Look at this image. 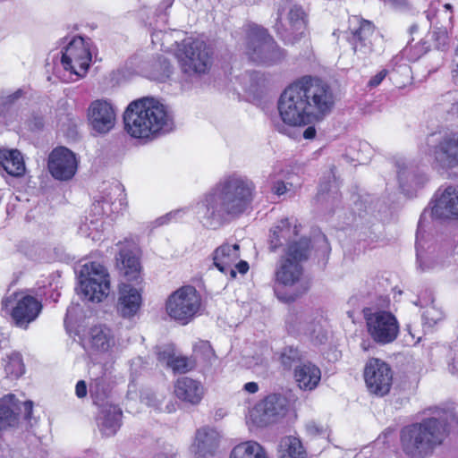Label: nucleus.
I'll use <instances>...</instances> for the list:
<instances>
[{"label":"nucleus","mask_w":458,"mask_h":458,"mask_svg":"<svg viewBox=\"0 0 458 458\" xmlns=\"http://www.w3.org/2000/svg\"><path fill=\"white\" fill-rule=\"evenodd\" d=\"M203 386L192 378L183 377L177 379L174 386V394L182 401L197 404L203 396Z\"/></svg>","instance_id":"nucleus-29"},{"label":"nucleus","mask_w":458,"mask_h":458,"mask_svg":"<svg viewBox=\"0 0 458 458\" xmlns=\"http://www.w3.org/2000/svg\"><path fill=\"white\" fill-rule=\"evenodd\" d=\"M361 348L364 350V351H367L368 350V345L366 344V343H362L361 344Z\"/></svg>","instance_id":"nucleus-62"},{"label":"nucleus","mask_w":458,"mask_h":458,"mask_svg":"<svg viewBox=\"0 0 458 458\" xmlns=\"http://www.w3.org/2000/svg\"><path fill=\"white\" fill-rule=\"evenodd\" d=\"M141 302L142 298L139 289L125 283L120 285L117 309L123 317L134 316L140 310Z\"/></svg>","instance_id":"nucleus-25"},{"label":"nucleus","mask_w":458,"mask_h":458,"mask_svg":"<svg viewBox=\"0 0 458 458\" xmlns=\"http://www.w3.org/2000/svg\"><path fill=\"white\" fill-rule=\"evenodd\" d=\"M182 213H183V210H181V209H177V210L169 212V213L165 214V216L157 218L156 223L158 225H163L168 224L169 222H172V221H178L179 219H181Z\"/></svg>","instance_id":"nucleus-47"},{"label":"nucleus","mask_w":458,"mask_h":458,"mask_svg":"<svg viewBox=\"0 0 458 458\" xmlns=\"http://www.w3.org/2000/svg\"><path fill=\"white\" fill-rule=\"evenodd\" d=\"M114 191H120V189L117 185L114 186Z\"/></svg>","instance_id":"nucleus-63"},{"label":"nucleus","mask_w":458,"mask_h":458,"mask_svg":"<svg viewBox=\"0 0 458 458\" xmlns=\"http://www.w3.org/2000/svg\"><path fill=\"white\" fill-rule=\"evenodd\" d=\"M119 252L115 257L116 267L129 282L138 284L140 282V265L135 254V243L125 240L119 242Z\"/></svg>","instance_id":"nucleus-20"},{"label":"nucleus","mask_w":458,"mask_h":458,"mask_svg":"<svg viewBox=\"0 0 458 458\" xmlns=\"http://www.w3.org/2000/svg\"><path fill=\"white\" fill-rule=\"evenodd\" d=\"M337 195V191L332 190L331 185H327V183H321L319 186V190L317 195L318 201H328L330 198L335 199Z\"/></svg>","instance_id":"nucleus-45"},{"label":"nucleus","mask_w":458,"mask_h":458,"mask_svg":"<svg viewBox=\"0 0 458 458\" xmlns=\"http://www.w3.org/2000/svg\"><path fill=\"white\" fill-rule=\"evenodd\" d=\"M335 104L334 89L327 81L304 75L282 92L277 109L284 124H276V130L286 134L285 125L304 126L321 120L331 113Z\"/></svg>","instance_id":"nucleus-1"},{"label":"nucleus","mask_w":458,"mask_h":458,"mask_svg":"<svg viewBox=\"0 0 458 458\" xmlns=\"http://www.w3.org/2000/svg\"><path fill=\"white\" fill-rule=\"evenodd\" d=\"M346 34L347 40L358 57L365 58L372 53L375 38V27L372 22L359 16H352L349 19Z\"/></svg>","instance_id":"nucleus-13"},{"label":"nucleus","mask_w":458,"mask_h":458,"mask_svg":"<svg viewBox=\"0 0 458 458\" xmlns=\"http://www.w3.org/2000/svg\"><path fill=\"white\" fill-rule=\"evenodd\" d=\"M306 431L311 437L322 435L325 433L324 428L315 421H309L306 424Z\"/></svg>","instance_id":"nucleus-49"},{"label":"nucleus","mask_w":458,"mask_h":458,"mask_svg":"<svg viewBox=\"0 0 458 458\" xmlns=\"http://www.w3.org/2000/svg\"><path fill=\"white\" fill-rule=\"evenodd\" d=\"M122 411L112 404L105 405L97 419L99 430L106 437L114 436L121 426Z\"/></svg>","instance_id":"nucleus-28"},{"label":"nucleus","mask_w":458,"mask_h":458,"mask_svg":"<svg viewBox=\"0 0 458 458\" xmlns=\"http://www.w3.org/2000/svg\"><path fill=\"white\" fill-rule=\"evenodd\" d=\"M195 367L194 361L184 356L174 357L169 368L174 373H186Z\"/></svg>","instance_id":"nucleus-41"},{"label":"nucleus","mask_w":458,"mask_h":458,"mask_svg":"<svg viewBox=\"0 0 458 458\" xmlns=\"http://www.w3.org/2000/svg\"><path fill=\"white\" fill-rule=\"evenodd\" d=\"M310 242L301 241L299 245L292 244L279 259L275 270V282L285 287L298 285L303 277L302 262L310 255Z\"/></svg>","instance_id":"nucleus-6"},{"label":"nucleus","mask_w":458,"mask_h":458,"mask_svg":"<svg viewBox=\"0 0 458 458\" xmlns=\"http://www.w3.org/2000/svg\"><path fill=\"white\" fill-rule=\"evenodd\" d=\"M250 81H252L254 82L250 87V89H249L250 91L254 92L258 88L264 85L265 80L263 79L262 75H260L259 72H251L250 74Z\"/></svg>","instance_id":"nucleus-50"},{"label":"nucleus","mask_w":458,"mask_h":458,"mask_svg":"<svg viewBox=\"0 0 458 458\" xmlns=\"http://www.w3.org/2000/svg\"><path fill=\"white\" fill-rule=\"evenodd\" d=\"M406 330L408 331L409 335L411 336L412 339H415L417 338V342H419L420 340V336H416L415 334L412 332V329H411V325H407L406 326Z\"/></svg>","instance_id":"nucleus-60"},{"label":"nucleus","mask_w":458,"mask_h":458,"mask_svg":"<svg viewBox=\"0 0 458 458\" xmlns=\"http://www.w3.org/2000/svg\"><path fill=\"white\" fill-rule=\"evenodd\" d=\"M387 74L386 70H382L379 72H377L375 76H373L369 81L368 82V86L370 88H375L378 86L382 81L386 78Z\"/></svg>","instance_id":"nucleus-51"},{"label":"nucleus","mask_w":458,"mask_h":458,"mask_svg":"<svg viewBox=\"0 0 458 458\" xmlns=\"http://www.w3.org/2000/svg\"><path fill=\"white\" fill-rule=\"evenodd\" d=\"M219 438V433L214 428L205 427L198 429L191 446L197 458L213 455L218 446Z\"/></svg>","instance_id":"nucleus-26"},{"label":"nucleus","mask_w":458,"mask_h":458,"mask_svg":"<svg viewBox=\"0 0 458 458\" xmlns=\"http://www.w3.org/2000/svg\"><path fill=\"white\" fill-rule=\"evenodd\" d=\"M98 221L94 222L90 221V225H84L80 227V231L83 233H87V230L89 232L87 233V236L91 237L92 240H100V235L98 232Z\"/></svg>","instance_id":"nucleus-48"},{"label":"nucleus","mask_w":458,"mask_h":458,"mask_svg":"<svg viewBox=\"0 0 458 458\" xmlns=\"http://www.w3.org/2000/svg\"><path fill=\"white\" fill-rule=\"evenodd\" d=\"M91 62L89 43L81 37H77L62 52L61 64L71 74L82 78L87 73Z\"/></svg>","instance_id":"nucleus-12"},{"label":"nucleus","mask_w":458,"mask_h":458,"mask_svg":"<svg viewBox=\"0 0 458 458\" xmlns=\"http://www.w3.org/2000/svg\"><path fill=\"white\" fill-rule=\"evenodd\" d=\"M89 124L92 131L100 135L108 133L115 125L116 110L106 99L93 101L88 109Z\"/></svg>","instance_id":"nucleus-17"},{"label":"nucleus","mask_w":458,"mask_h":458,"mask_svg":"<svg viewBox=\"0 0 458 458\" xmlns=\"http://www.w3.org/2000/svg\"><path fill=\"white\" fill-rule=\"evenodd\" d=\"M285 322L289 333L302 335L314 344H322L327 339L320 320H315L303 312H290Z\"/></svg>","instance_id":"nucleus-15"},{"label":"nucleus","mask_w":458,"mask_h":458,"mask_svg":"<svg viewBox=\"0 0 458 458\" xmlns=\"http://www.w3.org/2000/svg\"><path fill=\"white\" fill-rule=\"evenodd\" d=\"M22 406L24 410V418L30 420L31 419L33 403L31 401H26L22 403Z\"/></svg>","instance_id":"nucleus-53"},{"label":"nucleus","mask_w":458,"mask_h":458,"mask_svg":"<svg viewBox=\"0 0 458 458\" xmlns=\"http://www.w3.org/2000/svg\"><path fill=\"white\" fill-rule=\"evenodd\" d=\"M277 298L283 301L289 302L294 301L299 295L298 294H290V295H281L277 290H275Z\"/></svg>","instance_id":"nucleus-57"},{"label":"nucleus","mask_w":458,"mask_h":458,"mask_svg":"<svg viewBox=\"0 0 458 458\" xmlns=\"http://www.w3.org/2000/svg\"><path fill=\"white\" fill-rule=\"evenodd\" d=\"M80 289L84 298L93 302L107 297L110 277L106 267L95 261L84 264L80 274Z\"/></svg>","instance_id":"nucleus-10"},{"label":"nucleus","mask_w":458,"mask_h":458,"mask_svg":"<svg viewBox=\"0 0 458 458\" xmlns=\"http://www.w3.org/2000/svg\"><path fill=\"white\" fill-rule=\"evenodd\" d=\"M18 403L13 394L0 399V425L5 428L14 426L18 421Z\"/></svg>","instance_id":"nucleus-34"},{"label":"nucleus","mask_w":458,"mask_h":458,"mask_svg":"<svg viewBox=\"0 0 458 458\" xmlns=\"http://www.w3.org/2000/svg\"><path fill=\"white\" fill-rule=\"evenodd\" d=\"M123 121L127 132L138 139L153 140L174 128L171 111L153 98L132 101L124 112Z\"/></svg>","instance_id":"nucleus-3"},{"label":"nucleus","mask_w":458,"mask_h":458,"mask_svg":"<svg viewBox=\"0 0 458 458\" xmlns=\"http://www.w3.org/2000/svg\"><path fill=\"white\" fill-rule=\"evenodd\" d=\"M87 341L93 350L100 352H106L114 345V337L111 330L101 325L89 329Z\"/></svg>","instance_id":"nucleus-30"},{"label":"nucleus","mask_w":458,"mask_h":458,"mask_svg":"<svg viewBox=\"0 0 458 458\" xmlns=\"http://www.w3.org/2000/svg\"><path fill=\"white\" fill-rule=\"evenodd\" d=\"M367 331L374 342L379 344L393 343L399 334V322L390 311L366 308L363 310Z\"/></svg>","instance_id":"nucleus-11"},{"label":"nucleus","mask_w":458,"mask_h":458,"mask_svg":"<svg viewBox=\"0 0 458 458\" xmlns=\"http://www.w3.org/2000/svg\"><path fill=\"white\" fill-rule=\"evenodd\" d=\"M420 219H423V216H420ZM420 230H421V220H420V222H419L417 233H419V235H420V240H421V241H422V236H421V232H420ZM417 235H418V234H416V236H417Z\"/></svg>","instance_id":"nucleus-61"},{"label":"nucleus","mask_w":458,"mask_h":458,"mask_svg":"<svg viewBox=\"0 0 458 458\" xmlns=\"http://www.w3.org/2000/svg\"><path fill=\"white\" fill-rule=\"evenodd\" d=\"M145 72L150 80L163 82L171 76L173 67L167 58L159 55L147 64Z\"/></svg>","instance_id":"nucleus-33"},{"label":"nucleus","mask_w":458,"mask_h":458,"mask_svg":"<svg viewBox=\"0 0 458 458\" xmlns=\"http://www.w3.org/2000/svg\"><path fill=\"white\" fill-rule=\"evenodd\" d=\"M78 166L75 154L64 147L55 148L48 158V169L52 176L60 181L72 179Z\"/></svg>","instance_id":"nucleus-19"},{"label":"nucleus","mask_w":458,"mask_h":458,"mask_svg":"<svg viewBox=\"0 0 458 458\" xmlns=\"http://www.w3.org/2000/svg\"><path fill=\"white\" fill-rule=\"evenodd\" d=\"M435 159L443 167L458 165V131L445 134L434 150Z\"/></svg>","instance_id":"nucleus-23"},{"label":"nucleus","mask_w":458,"mask_h":458,"mask_svg":"<svg viewBox=\"0 0 458 458\" xmlns=\"http://www.w3.org/2000/svg\"><path fill=\"white\" fill-rule=\"evenodd\" d=\"M301 353L294 347H285L281 354L282 364L286 368H292L296 362L301 361Z\"/></svg>","instance_id":"nucleus-42"},{"label":"nucleus","mask_w":458,"mask_h":458,"mask_svg":"<svg viewBox=\"0 0 458 458\" xmlns=\"http://www.w3.org/2000/svg\"><path fill=\"white\" fill-rule=\"evenodd\" d=\"M4 371L8 377L14 378H18L24 373L25 367L20 353L13 352L8 356L7 362L4 366Z\"/></svg>","instance_id":"nucleus-39"},{"label":"nucleus","mask_w":458,"mask_h":458,"mask_svg":"<svg viewBox=\"0 0 458 458\" xmlns=\"http://www.w3.org/2000/svg\"><path fill=\"white\" fill-rule=\"evenodd\" d=\"M244 53L248 58L257 64L274 65L282 62L285 51L281 48L267 30L257 24H247L243 27Z\"/></svg>","instance_id":"nucleus-5"},{"label":"nucleus","mask_w":458,"mask_h":458,"mask_svg":"<svg viewBox=\"0 0 458 458\" xmlns=\"http://www.w3.org/2000/svg\"><path fill=\"white\" fill-rule=\"evenodd\" d=\"M230 458H268L264 447L256 441H246L233 447Z\"/></svg>","instance_id":"nucleus-35"},{"label":"nucleus","mask_w":458,"mask_h":458,"mask_svg":"<svg viewBox=\"0 0 458 458\" xmlns=\"http://www.w3.org/2000/svg\"><path fill=\"white\" fill-rule=\"evenodd\" d=\"M447 435V424L443 419L428 418L401 430L400 441L403 453L411 458H425L440 445Z\"/></svg>","instance_id":"nucleus-4"},{"label":"nucleus","mask_w":458,"mask_h":458,"mask_svg":"<svg viewBox=\"0 0 458 458\" xmlns=\"http://www.w3.org/2000/svg\"><path fill=\"white\" fill-rule=\"evenodd\" d=\"M75 393H76V395L79 398H83V397L86 396V394H87V386H86V383L83 380H81V381H79L76 384Z\"/></svg>","instance_id":"nucleus-52"},{"label":"nucleus","mask_w":458,"mask_h":458,"mask_svg":"<svg viewBox=\"0 0 458 458\" xmlns=\"http://www.w3.org/2000/svg\"><path fill=\"white\" fill-rule=\"evenodd\" d=\"M280 458H307L306 452L299 438L288 436L281 439Z\"/></svg>","instance_id":"nucleus-36"},{"label":"nucleus","mask_w":458,"mask_h":458,"mask_svg":"<svg viewBox=\"0 0 458 458\" xmlns=\"http://www.w3.org/2000/svg\"><path fill=\"white\" fill-rule=\"evenodd\" d=\"M294 378L300 389L312 391L320 382L321 371L310 361L301 362L294 368Z\"/></svg>","instance_id":"nucleus-27"},{"label":"nucleus","mask_w":458,"mask_h":458,"mask_svg":"<svg viewBox=\"0 0 458 458\" xmlns=\"http://www.w3.org/2000/svg\"><path fill=\"white\" fill-rule=\"evenodd\" d=\"M16 304L12 310V318L19 327L27 328L34 321L42 310V304L35 297L15 293Z\"/></svg>","instance_id":"nucleus-21"},{"label":"nucleus","mask_w":458,"mask_h":458,"mask_svg":"<svg viewBox=\"0 0 458 458\" xmlns=\"http://www.w3.org/2000/svg\"><path fill=\"white\" fill-rule=\"evenodd\" d=\"M431 215L441 219L458 216V185H449L445 188L435 199Z\"/></svg>","instance_id":"nucleus-22"},{"label":"nucleus","mask_w":458,"mask_h":458,"mask_svg":"<svg viewBox=\"0 0 458 458\" xmlns=\"http://www.w3.org/2000/svg\"><path fill=\"white\" fill-rule=\"evenodd\" d=\"M157 360L161 362L166 365V367L169 368L174 357V353L172 348L165 347L163 349H159L157 352Z\"/></svg>","instance_id":"nucleus-46"},{"label":"nucleus","mask_w":458,"mask_h":458,"mask_svg":"<svg viewBox=\"0 0 458 458\" xmlns=\"http://www.w3.org/2000/svg\"><path fill=\"white\" fill-rule=\"evenodd\" d=\"M301 241L310 243L307 237H300L298 225L290 223L288 218L281 219L276 225L270 229L268 239V249L272 252L283 249L284 254L290 245H299Z\"/></svg>","instance_id":"nucleus-18"},{"label":"nucleus","mask_w":458,"mask_h":458,"mask_svg":"<svg viewBox=\"0 0 458 458\" xmlns=\"http://www.w3.org/2000/svg\"><path fill=\"white\" fill-rule=\"evenodd\" d=\"M233 268L237 269L239 273L245 274L249 270V264L243 260H238L234 265Z\"/></svg>","instance_id":"nucleus-54"},{"label":"nucleus","mask_w":458,"mask_h":458,"mask_svg":"<svg viewBox=\"0 0 458 458\" xmlns=\"http://www.w3.org/2000/svg\"><path fill=\"white\" fill-rule=\"evenodd\" d=\"M200 307L201 297L191 285L180 287L165 301L166 314L181 325L190 323L199 312Z\"/></svg>","instance_id":"nucleus-8"},{"label":"nucleus","mask_w":458,"mask_h":458,"mask_svg":"<svg viewBox=\"0 0 458 458\" xmlns=\"http://www.w3.org/2000/svg\"><path fill=\"white\" fill-rule=\"evenodd\" d=\"M154 458H175V455L173 454H168V453H158L157 454Z\"/></svg>","instance_id":"nucleus-59"},{"label":"nucleus","mask_w":458,"mask_h":458,"mask_svg":"<svg viewBox=\"0 0 458 458\" xmlns=\"http://www.w3.org/2000/svg\"><path fill=\"white\" fill-rule=\"evenodd\" d=\"M109 390V385L104 377L95 378L89 386L90 395L98 405L107 397Z\"/></svg>","instance_id":"nucleus-38"},{"label":"nucleus","mask_w":458,"mask_h":458,"mask_svg":"<svg viewBox=\"0 0 458 458\" xmlns=\"http://www.w3.org/2000/svg\"><path fill=\"white\" fill-rule=\"evenodd\" d=\"M267 182L271 191L277 196H281L288 191L286 183L274 175H270Z\"/></svg>","instance_id":"nucleus-44"},{"label":"nucleus","mask_w":458,"mask_h":458,"mask_svg":"<svg viewBox=\"0 0 458 458\" xmlns=\"http://www.w3.org/2000/svg\"><path fill=\"white\" fill-rule=\"evenodd\" d=\"M176 58L182 72L188 77L206 73L212 64L209 49L199 39L183 40L177 50Z\"/></svg>","instance_id":"nucleus-7"},{"label":"nucleus","mask_w":458,"mask_h":458,"mask_svg":"<svg viewBox=\"0 0 458 458\" xmlns=\"http://www.w3.org/2000/svg\"><path fill=\"white\" fill-rule=\"evenodd\" d=\"M0 166L14 177L23 175L25 172L23 158L18 150L0 152Z\"/></svg>","instance_id":"nucleus-32"},{"label":"nucleus","mask_w":458,"mask_h":458,"mask_svg":"<svg viewBox=\"0 0 458 458\" xmlns=\"http://www.w3.org/2000/svg\"><path fill=\"white\" fill-rule=\"evenodd\" d=\"M114 204V202H111V199L103 197L102 199H98L94 202V212L98 215L109 216L111 213L114 212L113 208Z\"/></svg>","instance_id":"nucleus-43"},{"label":"nucleus","mask_w":458,"mask_h":458,"mask_svg":"<svg viewBox=\"0 0 458 458\" xmlns=\"http://www.w3.org/2000/svg\"><path fill=\"white\" fill-rule=\"evenodd\" d=\"M245 1L248 2V3H254L255 2V0H245Z\"/></svg>","instance_id":"nucleus-64"},{"label":"nucleus","mask_w":458,"mask_h":458,"mask_svg":"<svg viewBox=\"0 0 458 458\" xmlns=\"http://www.w3.org/2000/svg\"><path fill=\"white\" fill-rule=\"evenodd\" d=\"M316 136V129L313 126H309L303 131V137L307 140H312Z\"/></svg>","instance_id":"nucleus-58"},{"label":"nucleus","mask_w":458,"mask_h":458,"mask_svg":"<svg viewBox=\"0 0 458 458\" xmlns=\"http://www.w3.org/2000/svg\"><path fill=\"white\" fill-rule=\"evenodd\" d=\"M243 389L250 394H255L259 391V386L256 382H248L243 386Z\"/></svg>","instance_id":"nucleus-56"},{"label":"nucleus","mask_w":458,"mask_h":458,"mask_svg":"<svg viewBox=\"0 0 458 458\" xmlns=\"http://www.w3.org/2000/svg\"><path fill=\"white\" fill-rule=\"evenodd\" d=\"M240 256L239 244L224 243L214 250L213 264L219 271L234 278L236 270L233 265L239 260Z\"/></svg>","instance_id":"nucleus-24"},{"label":"nucleus","mask_w":458,"mask_h":458,"mask_svg":"<svg viewBox=\"0 0 458 458\" xmlns=\"http://www.w3.org/2000/svg\"><path fill=\"white\" fill-rule=\"evenodd\" d=\"M364 378L370 393L383 396L390 391L393 374L390 367L385 361L371 359L366 364Z\"/></svg>","instance_id":"nucleus-16"},{"label":"nucleus","mask_w":458,"mask_h":458,"mask_svg":"<svg viewBox=\"0 0 458 458\" xmlns=\"http://www.w3.org/2000/svg\"><path fill=\"white\" fill-rule=\"evenodd\" d=\"M419 302L421 307L426 308V310L423 312L422 317L428 323H437L438 320L441 319V311L435 307L434 298L432 297L431 294H429L428 300L424 302H422L421 298L420 297Z\"/></svg>","instance_id":"nucleus-40"},{"label":"nucleus","mask_w":458,"mask_h":458,"mask_svg":"<svg viewBox=\"0 0 458 458\" xmlns=\"http://www.w3.org/2000/svg\"><path fill=\"white\" fill-rule=\"evenodd\" d=\"M396 168L400 188L405 194H409L410 188L415 183V175L410 171L404 161H397Z\"/></svg>","instance_id":"nucleus-37"},{"label":"nucleus","mask_w":458,"mask_h":458,"mask_svg":"<svg viewBox=\"0 0 458 458\" xmlns=\"http://www.w3.org/2000/svg\"><path fill=\"white\" fill-rule=\"evenodd\" d=\"M289 410L288 399L280 394H272L259 402L250 411V419L259 427L284 418Z\"/></svg>","instance_id":"nucleus-14"},{"label":"nucleus","mask_w":458,"mask_h":458,"mask_svg":"<svg viewBox=\"0 0 458 458\" xmlns=\"http://www.w3.org/2000/svg\"><path fill=\"white\" fill-rule=\"evenodd\" d=\"M255 185L245 176L236 174L221 178L196 207L202 225L217 229L240 217L250 208Z\"/></svg>","instance_id":"nucleus-2"},{"label":"nucleus","mask_w":458,"mask_h":458,"mask_svg":"<svg viewBox=\"0 0 458 458\" xmlns=\"http://www.w3.org/2000/svg\"><path fill=\"white\" fill-rule=\"evenodd\" d=\"M21 95V89H18L17 91H15L14 93L11 94V95H8L6 97L4 98V105H9V104H12L13 102H14L16 99H18Z\"/></svg>","instance_id":"nucleus-55"},{"label":"nucleus","mask_w":458,"mask_h":458,"mask_svg":"<svg viewBox=\"0 0 458 458\" xmlns=\"http://www.w3.org/2000/svg\"><path fill=\"white\" fill-rule=\"evenodd\" d=\"M416 250L418 266L422 272L435 270L444 266V260L440 259L439 254L435 250L430 251L424 250V245L420 240L419 234L417 235Z\"/></svg>","instance_id":"nucleus-31"},{"label":"nucleus","mask_w":458,"mask_h":458,"mask_svg":"<svg viewBox=\"0 0 458 458\" xmlns=\"http://www.w3.org/2000/svg\"><path fill=\"white\" fill-rule=\"evenodd\" d=\"M275 30L284 44L293 45L297 43L304 37L307 30L305 12L299 5L284 4L278 9Z\"/></svg>","instance_id":"nucleus-9"}]
</instances>
